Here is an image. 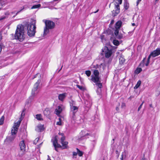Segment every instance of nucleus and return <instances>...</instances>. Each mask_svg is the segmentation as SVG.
Here are the masks:
<instances>
[{
    "instance_id": "774afa93",
    "label": "nucleus",
    "mask_w": 160,
    "mask_h": 160,
    "mask_svg": "<svg viewBox=\"0 0 160 160\" xmlns=\"http://www.w3.org/2000/svg\"><path fill=\"white\" fill-rule=\"evenodd\" d=\"M116 152H118V151H117V150H116Z\"/></svg>"
},
{
    "instance_id": "cd10ccee",
    "label": "nucleus",
    "mask_w": 160,
    "mask_h": 160,
    "mask_svg": "<svg viewBox=\"0 0 160 160\" xmlns=\"http://www.w3.org/2000/svg\"><path fill=\"white\" fill-rule=\"evenodd\" d=\"M41 6V5L40 4H38L37 5H33L32 8L31 9H34V8H39Z\"/></svg>"
},
{
    "instance_id": "c9c22d12",
    "label": "nucleus",
    "mask_w": 160,
    "mask_h": 160,
    "mask_svg": "<svg viewBox=\"0 0 160 160\" xmlns=\"http://www.w3.org/2000/svg\"><path fill=\"white\" fill-rule=\"evenodd\" d=\"M39 140V138H37L34 141L33 143L34 144H36L37 142H38V141Z\"/></svg>"
},
{
    "instance_id": "0e129e2a",
    "label": "nucleus",
    "mask_w": 160,
    "mask_h": 160,
    "mask_svg": "<svg viewBox=\"0 0 160 160\" xmlns=\"http://www.w3.org/2000/svg\"><path fill=\"white\" fill-rule=\"evenodd\" d=\"M158 17H159V18L160 19V13L159 14Z\"/></svg>"
},
{
    "instance_id": "6e6552de",
    "label": "nucleus",
    "mask_w": 160,
    "mask_h": 160,
    "mask_svg": "<svg viewBox=\"0 0 160 160\" xmlns=\"http://www.w3.org/2000/svg\"><path fill=\"white\" fill-rule=\"evenodd\" d=\"M72 102L70 103V109L71 111L72 112L73 114L74 115L75 113L78 111V107L73 106L75 104L74 102L72 101Z\"/></svg>"
},
{
    "instance_id": "4be33fe9",
    "label": "nucleus",
    "mask_w": 160,
    "mask_h": 160,
    "mask_svg": "<svg viewBox=\"0 0 160 160\" xmlns=\"http://www.w3.org/2000/svg\"><path fill=\"white\" fill-rule=\"evenodd\" d=\"M100 82V79H99V81L95 82L96 85L99 88H101L102 87V84Z\"/></svg>"
},
{
    "instance_id": "7c9ffc66",
    "label": "nucleus",
    "mask_w": 160,
    "mask_h": 160,
    "mask_svg": "<svg viewBox=\"0 0 160 160\" xmlns=\"http://www.w3.org/2000/svg\"><path fill=\"white\" fill-rule=\"evenodd\" d=\"M24 111H25L24 110H23L22 111V113L21 114V117L19 118V120H20V119H22H22L24 117V115H25V113H24Z\"/></svg>"
},
{
    "instance_id": "052dcab7",
    "label": "nucleus",
    "mask_w": 160,
    "mask_h": 160,
    "mask_svg": "<svg viewBox=\"0 0 160 160\" xmlns=\"http://www.w3.org/2000/svg\"><path fill=\"white\" fill-rule=\"evenodd\" d=\"M132 25L133 26H135V23H132Z\"/></svg>"
},
{
    "instance_id": "a878e982",
    "label": "nucleus",
    "mask_w": 160,
    "mask_h": 160,
    "mask_svg": "<svg viewBox=\"0 0 160 160\" xmlns=\"http://www.w3.org/2000/svg\"><path fill=\"white\" fill-rule=\"evenodd\" d=\"M141 84V81H138L136 85H135V86L134 87V88L135 89H136L138 88L139 86Z\"/></svg>"
},
{
    "instance_id": "49530a36",
    "label": "nucleus",
    "mask_w": 160,
    "mask_h": 160,
    "mask_svg": "<svg viewBox=\"0 0 160 160\" xmlns=\"http://www.w3.org/2000/svg\"><path fill=\"white\" fill-rule=\"evenodd\" d=\"M2 5V3L1 2V1L0 0V9L1 8V6Z\"/></svg>"
},
{
    "instance_id": "f3484780",
    "label": "nucleus",
    "mask_w": 160,
    "mask_h": 160,
    "mask_svg": "<svg viewBox=\"0 0 160 160\" xmlns=\"http://www.w3.org/2000/svg\"><path fill=\"white\" fill-rule=\"evenodd\" d=\"M41 82V80L40 79H38V81L36 82L34 85V88H35L37 89H38L39 87V85Z\"/></svg>"
},
{
    "instance_id": "a211bd4d",
    "label": "nucleus",
    "mask_w": 160,
    "mask_h": 160,
    "mask_svg": "<svg viewBox=\"0 0 160 160\" xmlns=\"http://www.w3.org/2000/svg\"><path fill=\"white\" fill-rule=\"evenodd\" d=\"M43 113L45 116L47 117L50 114V111L48 108H46L43 111Z\"/></svg>"
},
{
    "instance_id": "7ed1b4c3",
    "label": "nucleus",
    "mask_w": 160,
    "mask_h": 160,
    "mask_svg": "<svg viewBox=\"0 0 160 160\" xmlns=\"http://www.w3.org/2000/svg\"><path fill=\"white\" fill-rule=\"evenodd\" d=\"M43 22H44L45 25L43 32V36H45L49 33V29H52L54 28L55 24L53 21L48 20H44Z\"/></svg>"
},
{
    "instance_id": "4d7b16f0",
    "label": "nucleus",
    "mask_w": 160,
    "mask_h": 160,
    "mask_svg": "<svg viewBox=\"0 0 160 160\" xmlns=\"http://www.w3.org/2000/svg\"><path fill=\"white\" fill-rule=\"evenodd\" d=\"M39 75V74H36V75H35V77H34V78H36V76H38V75Z\"/></svg>"
},
{
    "instance_id": "37998d69",
    "label": "nucleus",
    "mask_w": 160,
    "mask_h": 160,
    "mask_svg": "<svg viewBox=\"0 0 160 160\" xmlns=\"http://www.w3.org/2000/svg\"><path fill=\"white\" fill-rule=\"evenodd\" d=\"M149 63V61H147V62L145 63V65L146 66H148Z\"/></svg>"
},
{
    "instance_id": "473e14b6",
    "label": "nucleus",
    "mask_w": 160,
    "mask_h": 160,
    "mask_svg": "<svg viewBox=\"0 0 160 160\" xmlns=\"http://www.w3.org/2000/svg\"><path fill=\"white\" fill-rule=\"evenodd\" d=\"M76 86L77 88H79L81 90H83L84 89L83 87L82 86H80L78 85H77Z\"/></svg>"
},
{
    "instance_id": "13d9d810",
    "label": "nucleus",
    "mask_w": 160,
    "mask_h": 160,
    "mask_svg": "<svg viewBox=\"0 0 160 160\" xmlns=\"http://www.w3.org/2000/svg\"><path fill=\"white\" fill-rule=\"evenodd\" d=\"M98 10H98H98L96 11V12H94V13H96V12H98Z\"/></svg>"
},
{
    "instance_id": "680f3d73",
    "label": "nucleus",
    "mask_w": 160,
    "mask_h": 160,
    "mask_svg": "<svg viewBox=\"0 0 160 160\" xmlns=\"http://www.w3.org/2000/svg\"><path fill=\"white\" fill-rule=\"evenodd\" d=\"M62 67H62L61 68L59 69V72L61 70Z\"/></svg>"
},
{
    "instance_id": "8fccbe9b",
    "label": "nucleus",
    "mask_w": 160,
    "mask_h": 160,
    "mask_svg": "<svg viewBox=\"0 0 160 160\" xmlns=\"http://www.w3.org/2000/svg\"><path fill=\"white\" fill-rule=\"evenodd\" d=\"M123 154H122V158H121V160H123Z\"/></svg>"
},
{
    "instance_id": "6ab92c4d",
    "label": "nucleus",
    "mask_w": 160,
    "mask_h": 160,
    "mask_svg": "<svg viewBox=\"0 0 160 160\" xmlns=\"http://www.w3.org/2000/svg\"><path fill=\"white\" fill-rule=\"evenodd\" d=\"M80 134L81 135V138L85 137L87 135H88L89 134L87 133H86L84 131H82Z\"/></svg>"
},
{
    "instance_id": "dca6fc26",
    "label": "nucleus",
    "mask_w": 160,
    "mask_h": 160,
    "mask_svg": "<svg viewBox=\"0 0 160 160\" xmlns=\"http://www.w3.org/2000/svg\"><path fill=\"white\" fill-rule=\"evenodd\" d=\"M22 120V119H21L20 120H19L16 123H15L14 126L13 127V128H16L17 129H18V128L19 127V125H20V123L21 122V121Z\"/></svg>"
},
{
    "instance_id": "ddd939ff",
    "label": "nucleus",
    "mask_w": 160,
    "mask_h": 160,
    "mask_svg": "<svg viewBox=\"0 0 160 160\" xmlns=\"http://www.w3.org/2000/svg\"><path fill=\"white\" fill-rule=\"evenodd\" d=\"M62 110V108L61 106H59L56 109L55 111V113L57 115H58L61 112Z\"/></svg>"
},
{
    "instance_id": "4c0bfd02",
    "label": "nucleus",
    "mask_w": 160,
    "mask_h": 160,
    "mask_svg": "<svg viewBox=\"0 0 160 160\" xmlns=\"http://www.w3.org/2000/svg\"><path fill=\"white\" fill-rule=\"evenodd\" d=\"M125 106H126L125 105V104L124 103H122V105H121V108H123L125 107Z\"/></svg>"
},
{
    "instance_id": "bf43d9fd",
    "label": "nucleus",
    "mask_w": 160,
    "mask_h": 160,
    "mask_svg": "<svg viewBox=\"0 0 160 160\" xmlns=\"http://www.w3.org/2000/svg\"><path fill=\"white\" fill-rule=\"evenodd\" d=\"M103 36H101V38L102 39Z\"/></svg>"
},
{
    "instance_id": "338daca9",
    "label": "nucleus",
    "mask_w": 160,
    "mask_h": 160,
    "mask_svg": "<svg viewBox=\"0 0 160 160\" xmlns=\"http://www.w3.org/2000/svg\"><path fill=\"white\" fill-rule=\"evenodd\" d=\"M158 0H156V1H158Z\"/></svg>"
},
{
    "instance_id": "c85d7f7f",
    "label": "nucleus",
    "mask_w": 160,
    "mask_h": 160,
    "mask_svg": "<svg viewBox=\"0 0 160 160\" xmlns=\"http://www.w3.org/2000/svg\"><path fill=\"white\" fill-rule=\"evenodd\" d=\"M113 42V44L116 46H118L119 44V42L118 40H114Z\"/></svg>"
},
{
    "instance_id": "de8ad7c7",
    "label": "nucleus",
    "mask_w": 160,
    "mask_h": 160,
    "mask_svg": "<svg viewBox=\"0 0 160 160\" xmlns=\"http://www.w3.org/2000/svg\"><path fill=\"white\" fill-rule=\"evenodd\" d=\"M2 49V47L0 45V52H1Z\"/></svg>"
},
{
    "instance_id": "5701e85b",
    "label": "nucleus",
    "mask_w": 160,
    "mask_h": 160,
    "mask_svg": "<svg viewBox=\"0 0 160 160\" xmlns=\"http://www.w3.org/2000/svg\"><path fill=\"white\" fill-rule=\"evenodd\" d=\"M76 149L77 150V154H78V155L80 156V157H81L83 155V152L80 151L78 148H76Z\"/></svg>"
},
{
    "instance_id": "a19ab883",
    "label": "nucleus",
    "mask_w": 160,
    "mask_h": 160,
    "mask_svg": "<svg viewBox=\"0 0 160 160\" xmlns=\"http://www.w3.org/2000/svg\"><path fill=\"white\" fill-rule=\"evenodd\" d=\"M151 56H152V55H151V53H150L148 57V60H147L148 61L150 62V59Z\"/></svg>"
},
{
    "instance_id": "f704fd0d",
    "label": "nucleus",
    "mask_w": 160,
    "mask_h": 160,
    "mask_svg": "<svg viewBox=\"0 0 160 160\" xmlns=\"http://www.w3.org/2000/svg\"><path fill=\"white\" fill-rule=\"evenodd\" d=\"M144 102V101L142 102V103L141 104V105L139 107L138 109V111H139L140 110V109L141 108H142V106Z\"/></svg>"
},
{
    "instance_id": "423d86ee",
    "label": "nucleus",
    "mask_w": 160,
    "mask_h": 160,
    "mask_svg": "<svg viewBox=\"0 0 160 160\" xmlns=\"http://www.w3.org/2000/svg\"><path fill=\"white\" fill-rule=\"evenodd\" d=\"M93 74L94 76H92L91 80L94 82L99 81V79H100L99 77V72L98 70H95L93 71Z\"/></svg>"
},
{
    "instance_id": "6e6d98bb",
    "label": "nucleus",
    "mask_w": 160,
    "mask_h": 160,
    "mask_svg": "<svg viewBox=\"0 0 160 160\" xmlns=\"http://www.w3.org/2000/svg\"><path fill=\"white\" fill-rule=\"evenodd\" d=\"M113 22H114V20H112L111 21V23H112Z\"/></svg>"
},
{
    "instance_id": "58836bf2",
    "label": "nucleus",
    "mask_w": 160,
    "mask_h": 160,
    "mask_svg": "<svg viewBox=\"0 0 160 160\" xmlns=\"http://www.w3.org/2000/svg\"><path fill=\"white\" fill-rule=\"evenodd\" d=\"M3 123V119H1L0 120V125H2Z\"/></svg>"
},
{
    "instance_id": "412c9836",
    "label": "nucleus",
    "mask_w": 160,
    "mask_h": 160,
    "mask_svg": "<svg viewBox=\"0 0 160 160\" xmlns=\"http://www.w3.org/2000/svg\"><path fill=\"white\" fill-rule=\"evenodd\" d=\"M16 128L12 129L11 131V135L14 136H16V134L17 133L18 131V129Z\"/></svg>"
},
{
    "instance_id": "39448f33",
    "label": "nucleus",
    "mask_w": 160,
    "mask_h": 160,
    "mask_svg": "<svg viewBox=\"0 0 160 160\" xmlns=\"http://www.w3.org/2000/svg\"><path fill=\"white\" fill-rule=\"evenodd\" d=\"M112 53V50H109L107 47H105L104 48L102 49V52L101 54L102 55H105L106 58H109L111 56Z\"/></svg>"
},
{
    "instance_id": "0eeeda50",
    "label": "nucleus",
    "mask_w": 160,
    "mask_h": 160,
    "mask_svg": "<svg viewBox=\"0 0 160 160\" xmlns=\"http://www.w3.org/2000/svg\"><path fill=\"white\" fill-rule=\"evenodd\" d=\"M122 22L119 21L115 24L114 34H117L122 24Z\"/></svg>"
},
{
    "instance_id": "f8f14e48",
    "label": "nucleus",
    "mask_w": 160,
    "mask_h": 160,
    "mask_svg": "<svg viewBox=\"0 0 160 160\" xmlns=\"http://www.w3.org/2000/svg\"><path fill=\"white\" fill-rule=\"evenodd\" d=\"M67 94L66 93H64L60 94L58 95V99L61 101H63L66 98Z\"/></svg>"
},
{
    "instance_id": "1a4fd4ad",
    "label": "nucleus",
    "mask_w": 160,
    "mask_h": 160,
    "mask_svg": "<svg viewBox=\"0 0 160 160\" xmlns=\"http://www.w3.org/2000/svg\"><path fill=\"white\" fill-rule=\"evenodd\" d=\"M120 12V7L119 5H116L115 10L112 11V15L113 16H116Z\"/></svg>"
},
{
    "instance_id": "72a5a7b5",
    "label": "nucleus",
    "mask_w": 160,
    "mask_h": 160,
    "mask_svg": "<svg viewBox=\"0 0 160 160\" xmlns=\"http://www.w3.org/2000/svg\"><path fill=\"white\" fill-rule=\"evenodd\" d=\"M59 121L58 122H57L56 124L58 125H62V122L61 121V119L60 118H59Z\"/></svg>"
},
{
    "instance_id": "f257e3e1",
    "label": "nucleus",
    "mask_w": 160,
    "mask_h": 160,
    "mask_svg": "<svg viewBox=\"0 0 160 160\" xmlns=\"http://www.w3.org/2000/svg\"><path fill=\"white\" fill-rule=\"evenodd\" d=\"M65 139V137L62 133L59 132L58 135L55 136L54 140L53 141V144L56 151H58L57 148L62 147L63 149L67 148L68 142L64 141Z\"/></svg>"
},
{
    "instance_id": "e433bc0d",
    "label": "nucleus",
    "mask_w": 160,
    "mask_h": 160,
    "mask_svg": "<svg viewBox=\"0 0 160 160\" xmlns=\"http://www.w3.org/2000/svg\"><path fill=\"white\" fill-rule=\"evenodd\" d=\"M24 8V6H23L21 8V10L18 11L16 13V15H17L18 13H19L22 10H23Z\"/></svg>"
},
{
    "instance_id": "09e8293b",
    "label": "nucleus",
    "mask_w": 160,
    "mask_h": 160,
    "mask_svg": "<svg viewBox=\"0 0 160 160\" xmlns=\"http://www.w3.org/2000/svg\"><path fill=\"white\" fill-rule=\"evenodd\" d=\"M2 39V36L1 34H0V41Z\"/></svg>"
},
{
    "instance_id": "f03ea898",
    "label": "nucleus",
    "mask_w": 160,
    "mask_h": 160,
    "mask_svg": "<svg viewBox=\"0 0 160 160\" xmlns=\"http://www.w3.org/2000/svg\"><path fill=\"white\" fill-rule=\"evenodd\" d=\"M11 38L12 39H17L20 42H22L25 38L24 28L21 26L18 25L14 35L11 34Z\"/></svg>"
},
{
    "instance_id": "e2e57ef3",
    "label": "nucleus",
    "mask_w": 160,
    "mask_h": 160,
    "mask_svg": "<svg viewBox=\"0 0 160 160\" xmlns=\"http://www.w3.org/2000/svg\"><path fill=\"white\" fill-rule=\"evenodd\" d=\"M145 60V58H144V59H143V60L142 61V62H144V60Z\"/></svg>"
},
{
    "instance_id": "20e7f679",
    "label": "nucleus",
    "mask_w": 160,
    "mask_h": 160,
    "mask_svg": "<svg viewBox=\"0 0 160 160\" xmlns=\"http://www.w3.org/2000/svg\"><path fill=\"white\" fill-rule=\"evenodd\" d=\"M30 23L28 24V34L30 37L34 36L36 32V21L35 20L32 19Z\"/></svg>"
},
{
    "instance_id": "b1692460",
    "label": "nucleus",
    "mask_w": 160,
    "mask_h": 160,
    "mask_svg": "<svg viewBox=\"0 0 160 160\" xmlns=\"http://www.w3.org/2000/svg\"><path fill=\"white\" fill-rule=\"evenodd\" d=\"M115 35L117 38L119 39H121L123 37L122 34L120 33L119 34V32L117 34H115Z\"/></svg>"
},
{
    "instance_id": "c03bdc74",
    "label": "nucleus",
    "mask_w": 160,
    "mask_h": 160,
    "mask_svg": "<svg viewBox=\"0 0 160 160\" xmlns=\"http://www.w3.org/2000/svg\"><path fill=\"white\" fill-rule=\"evenodd\" d=\"M141 1V0H138L137 1V5H138L139 2Z\"/></svg>"
},
{
    "instance_id": "3c124183",
    "label": "nucleus",
    "mask_w": 160,
    "mask_h": 160,
    "mask_svg": "<svg viewBox=\"0 0 160 160\" xmlns=\"http://www.w3.org/2000/svg\"><path fill=\"white\" fill-rule=\"evenodd\" d=\"M38 127L39 128V129H41V128L42 127V126H38Z\"/></svg>"
},
{
    "instance_id": "9b49d317",
    "label": "nucleus",
    "mask_w": 160,
    "mask_h": 160,
    "mask_svg": "<svg viewBox=\"0 0 160 160\" xmlns=\"http://www.w3.org/2000/svg\"><path fill=\"white\" fill-rule=\"evenodd\" d=\"M19 146L21 150L22 151V152H23L25 151L26 145L24 140H22L20 142Z\"/></svg>"
},
{
    "instance_id": "2eb2a0df",
    "label": "nucleus",
    "mask_w": 160,
    "mask_h": 160,
    "mask_svg": "<svg viewBox=\"0 0 160 160\" xmlns=\"http://www.w3.org/2000/svg\"><path fill=\"white\" fill-rule=\"evenodd\" d=\"M39 92V90L38 89H35V88H33L32 90V95L34 97Z\"/></svg>"
},
{
    "instance_id": "c756f323",
    "label": "nucleus",
    "mask_w": 160,
    "mask_h": 160,
    "mask_svg": "<svg viewBox=\"0 0 160 160\" xmlns=\"http://www.w3.org/2000/svg\"><path fill=\"white\" fill-rule=\"evenodd\" d=\"M124 8L125 9L127 10L129 8V4L127 2H125L124 4Z\"/></svg>"
},
{
    "instance_id": "aec40b11",
    "label": "nucleus",
    "mask_w": 160,
    "mask_h": 160,
    "mask_svg": "<svg viewBox=\"0 0 160 160\" xmlns=\"http://www.w3.org/2000/svg\"><path fill=\"white\" fill-rule=\"evenodd\" d=\"M35 118L38 120L41 121L43 120L41 114H37L36 115Z\"/></svg>"
},
{
    "instance_id": "bb28decb",
    "label": "nucleus",
    "mask_w": 160,
    "mask_h": 160,
    "mask_svg": "<svg viewBox=\"0 0 160 160\" xmlns=\"http://www.w3.org/2000/svg\"><path fill=\"white\" fill-rule=\"evenodd\" d=\"M125 60L122 57H121L119 58V62L120 64H123L125 62Z\"/></svg>"
},
{
    "instance_id": "a18cd8bd",
    "label": "nucleus",
    "mask_w": 160,
    "mask_h": 160,
    "mask_svg": "<svg viewBox=\"0 0 160 160\" xmlns=\"http://www.w3.org/2000/svg\"><path fill=\"white\" fill-rule=\"evenodd\" d=\"M117 0L118 1V2H119V3L118 5H119L120 4H121L122 2V1H120V0L119 1L118 0Z\"/></svg>"
},
{
    "instance_id": "9d476101",
    "label": "nucleus",
    "mask_w": 160,
    "mask_h": 160,
    "mask_svg": "<svg viewBox=\"0 0 160 160\" xmlns=\"http://www.w3.org/2000/svg\"><path fill=\"white\" fill-rule=\"evenodd\" d=\"M160 54V48H158L151 53V55L153 57H155Z\"/></svg>"
},
{
    "instance_id": "ea45409f",
    "label": "nucleus",
    "mask_w": 160,
    "mask_h": 160,
    "mask_svg": "<svg viewBox=\"0 0 160 160\" xmlns=\"http://www.w3.org/2000/svg\"><path fill=\"white\" fill-rule=\"evenodd\" d=\"M151 56H152V55H151V53H150L148 57V60H147L148 61L150 62V59Z\"/></svg>"
},
{
    "instance_id": "864d4df0",
    "label": "nucleus",
    "mask_w": 160,
    "mask_h": 160,
    "mask_svg": "<svg viewBox=\"0 0 160 160\" xmlns=\"http://www.w3.org/2000/svg\"><path fill=\"white\" fill-rule=\"evenodd\" d=\"M149 106L150 107H151V108H152V104H150L149 105Z\"/></svg>"
},
{
    "instance_id": "5fc2aeb1",
    "label": "nucleus",
    "mask_w": 160,
    "mask_h": 160,
    "mask_svg": "<svg viewBox=\"0 0 160 160\" xmlns=\"http://www.w3.org/2000/svg\"><path fill=\"white\" fill-rule=\"evenodd\" d=\"M61 0H53V1L54 2H56L58 1H60Z\"/></svg>"
},
{
    "instance_id": "79ce46f5",
    "label": "nucleus",
    "mask_w": 160,
    "mask_h": 160,
    "mask_svg": "<svg viewBox=\"0 0 160 160\" xmlns=\"http://www.w3.org/2000/svg\"><path fill=\"white\" fill-rule=\"evenodd\" d=\"M77 154V152H73V156H76Z\"/></svg>"
},
{
    "instance_id": "69168bd1",
    "label": "nucleus",
    "mask_w": 160,
    "mask_h": 160,
    "mask_svg": "<svg viewBox=\"0 0 160 160\" xmlns=\"http://www.w3.org/2000/svg\"><path fill=\"white\" fill-rule=\"evenodd\" d=\"M47 160H51L50 158H48Z\"/></svg>"
},
{
    "instance_id": "603ef678",
    "label": "nucleus",
    "mask_w": 160,
    "mask_h": 160,
    "mask_svg": "<svg viewBox=\"0 0 160 160\" xmlns=\"http://www.w3.org/2000/svg\"><path fill=\"white\" fill-rule=\"evenodd\" d=\"M116 109L117 111H118L119 110V108L118 107H117L116 108Z\"/></svg>"
},
{
    "instance_id": "393cba45",
    "label": "nucleus",
    "mask_w": 160,
    "mask_h": 160,
    "mask_svg": "<svg viewBox=\"0 0 160 160\" xmlns=\"http://www.w3.org/2000/svg\"><path fill=\"white\" fill-rule=\"evenodd\" d=\"M142 71V69L141 68H137L135 71V73L136 74H138Z\"/></svg>"
},
{
    "instance_id": "2f4dec72",
    "label": "nucleus",
    "mask_w": 160,
    "mask_h": 160,
    "mask_svg": "<svg viewBox=\"0 0 160 160\" xmlns=\"http://www.w3.org/2000/svg\"><path fill=\"white\" fill-rule=\"evenodd\" d=\"M85 74L87 75V76L89 77L91 74V71L89 70L86 71H85Z\"/></svg>"
},
{
    "instance_id": "4468645a",
    "label": "nucleus",
    "mask_w": 160,
    "mask_h": 160,
    "mask_svg": "<svg viewBox=\"0 0 160 160\" xmlns=\"http://www.w3.org/2000/svg\"><path fill=\"white\" fill-rule=\"evenodd\" d=\"M15 137L16 136L11 135L6 138V140L9 142H11L14 140Z\"/></svg>"
}]
</instances>
